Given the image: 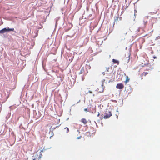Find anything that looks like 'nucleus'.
Segmentation results:
<instances>
[{"label": "nucleus", "instance_id": "1", "mask_svg": "<svg viewBox=\"0 0 160 160\" xmlns=\"http://www.w3.org/2000/svg\"><path fill=\"white\" fill-rule=\"evenodd\" d=\"M105 114V115L104 117H103V115H102V117L101 118V119H102L103 118L105 119L108 118L110 117V116H112L111 112L109 110H106Z\"/></svg>", "mask_w": 160, "mask_h": 160}, {"label": "nucleus", "instance_id": "2", "mask_svg": "<svg viewBox=\"0 0 160 160\" xmlns=\"http://www.w3.org/2000/svg\"><path fill=\"white\" fill-rule=\"evenodd\" d=\"M43 152V150H41L40 152V154L39 155V156L38 155H33L32 156V158L33 160H39L41 157H42V153Z\"/></svg>", "mask_w": 160, "mask_h": 160}, {"label": "nucleus", "instance_id": "3", "mask_svg": "<svg viewBox=\"0 0 160 160\" xmlns=\"http://www.w3.org/2000/svg\"><path fill=\"white\" fill-rule=\"evenodd\" d=\"M14 30V28H4L0 30V33L2 34L7 32L11 31H13Z\"/></svg>", "mask_w": 160, "mask_h": 160}, {"label": "nucleus", "instance_id": "4", "mask_svg": "<svg viewBox=\"0 0 160 160\" xmlns=\"http://www.w3.org/2000/svg\"><path fill=\"white\" fill-rule=\"evenodd\" d=\"M114 78L113 77V74L112 73H110L108 75V76L106 77V80L107 79H109L107 81L108 82H111L112 81V79H113Z\"/></svg>", "mask_w": 160, "mask_h": 160}, {"label": "nucleus", "instance_id": "5", "mask_svg": "<svg viewBox=\"0 0 160 160\" xmlns=\"http://www.w3.org/2000/svg\"><path fill=\"white\" fill-rule=\"evenodd\" d=\"M116 88L117 89H123L124 87L123 84L122 83H118L116 86Z\"/></svg>", "mask_w": 160, "mask_h": 160}, {"label": "nucleus", "instance_id": "6", "mask_svg": "<svg viewBox=\"0 0 160 160\" xmlns=\"http://www.w3.org/2000/svg\"><path fill=\"white\" fill-rule=\"evenodd\" d=\"M130 56V55H129L128 57L125 58L124 59L125 62L127 63H128L129 61Z\"/></svg>", "mask_w": 160, "mask_h": 160}, {"label": "nucleus", "instance_id": "7", "mask_svg": "<svg viewBox=\"0 0 160 160\" xmlns=\"http://www.w3.org/2000/svg\"><path fill=\"white\" fill-rule=\"evenodd\" d=\"M81 122L83 123L84 124H86L88 122V121L85 118H83L81 119Z\"/></svg>", "mask_w": 160, "mask_h": 160}, {"label": "nucleus", "instance_id": "8", "mask_svg": "<svg viewBox=\"0 0 160 160\" xmlns=\"http://www.w3.org/2000/svg\"><path fill=\"white\" fill-rule=\"evenodd\" d=\"M90 109L91 111L90 112H91L92 113H94L96 112V108H92L91 107H90Z\"/></svg>", "mask_w": 160, "mask_h": 160}, {"label": "nucleus", "instance_id": "9", "mask_svg": "<svg viewBox=\"0 0 160 160\" xmlns=\"http://www.w3.org/2000/svg\"><path fill=\"white\" fill-rule=\"evenodd\" d=\"M126 78V80L124 81V83H125V84H127V83L129 82L130 79L129 78H128V76H127Z\"/></svg>", "mask_w": 160, "mask_h": 160}, {"label": "nucleus", "instance_id": "10", "mask_svg": "<svg viewBox=\"0 0 160 160\" xmlns=\"http://www.w3.org/2000/svg\"><path fill=\"white\" fill-rule=\"evenodd\" d=\"M112 61L113 62L115 63H117L118 64H119V62L118 61L116 60L115 59H113L112 60Z\"/></svg>", "mask_w": 160, "mask_h": 160}, {"label": "nucleus", "instance_id": "11", "mask_svg": "<svg viewBox=\"0 0 160 160\" xmlns=\"http://www.w3.org/2000/svg\"><path fill=\"white\" fill-rule=\"evenodd\" d=\"M148 74V72H143L141 74V76L142 77L143 76H145L147 74Z\"/></svg>", "mask_w": 160, "mask_h": 160}, {"label": "nucleus", "instance_id": "12", "mask_svg": "<svg viewBox=\"0 0 160 160\" xmlns=\"http://www.w3.org/2000/svg\"><path fill=\"white\" fill-rule=\"evenodd\" d=\"M84 111L86 112H90L91 111L90 107L88 108H85L84 109Z\"/></svg>", "mask_w": 160, "mask_h": 160}, {"label": "nucleus", "instance_id": "13", "mask_svg": "<svg viewBox=\"0 0 160 160\" xmlns=\"http://www.w3.org/2000/svg\"><path fill=\"white\" fill-rule=\"evenodd\" d=\"M64 130L65 131L66 133H68L69 132V129L68 128L66 127L64 128Z\"/></svg>", "mask_w": 160, "mask_h": 160}, {"label": "nucleus", "instance_id": "14", "mask_svg": "<svg viewBox=\"0 0 160 160\" xmlns=\"http://www.w3.org/2000/svg\"><path fill=\"white\" fill-rule=\"evenodd\" d=\"M118 17H117L114 20V23H115V22H117L118 21Z\"/></svg>", "mask_w": 160, "mask_h": 160}, {"label": "nucleus", "instance_id": "15", "mask_svg": "<svg viewBox=\"0 0 160 160\" xmlns=\"http://www.w3.org/2000/svg\"><path fill=\"white\" fill-rule=\"evenodd\" d=\"M105 81V79H103V80H102V86H103L104 85V82Z\"/></svg>", "mask_w": 160, "mask_h": 160}, {"label": "nucleus", "instance_id": "16", "mask_svg": "<svg viewBox=\"0 0 160 160\" xmlns=\"http://www.w3.org/2000/svg\"><path fill=\"white\" fill-rule=\"evenodd\" d=\"M160 39V36H158L156 38V39L158 40V39Z\"/></svg>", "mask_w": 160, "mask_h": 160}, {"label": "nucleus", "instance_id": "17", "mask_svg": "<svg viewBox=\"0 0 160 160\" xmlns=\"http://www.w3.org/2000/svg\"><path fill=\"white\" fill-rule=\"evenodd\" d=\"M88 92L91 94H92V92L91 91H89Z\"/></svg>", "mask_w": 160, "mask_h": 160}, {"label": "nucleus", "instance_id": "18", "mask_svg": "<svg viewBox=\"0 0 160 160\" xmlns=\"http://www.w3.org/2000/svg\"><path fill=\"white\" fill-rule=\"evenodd\" d=\"M84 79V77H83V76H82V81H83Z\"/></svg>", "mask_w": 160, "mask_h": 160}, {"label": "nucleus", "instance_id": "19", "mask_svg": "<svg viewBox=\"0 0 160 160\" xmlns=\"http://www.w3.org/2000/svg\"><path fill=\"white\" fill-rule=\"evenodd\" d=\"M81 136H80V137H78L77 138V139H80L81 138Z\"/></svg>", "mask_w": 160, "mask_h": 160}, {"label": "nucleus", "instance_id": "20", "mask_svg": "<svg viewBox=\"0 0 160 160\" xmlns=\"http://www.w3.org/2000/svg\"><path fill=\"white\" fill-rule=\"evenodd\" d=\"M99 115H100V114H99V112H98V114L97 115V116L98 117H99Z\"/></svg>", "mask_w": 160, "mask_h": 160}, {"label": "nucleus", "instance_id": "21", "mask_svg": "<svg viewBox=\"0 0 160 160\" xmlns=\"http://www.w3.org/2000/svg\"><path fill=\"white\" fill-rule=\"evenodd\" d=\"M109 69V68H107V71H108V69Z\"/></svg>", "mask_w": 160, "mask_h": 160}, {"label": "nucleus", "instance_id": "22", "mask_svg": "<svg viewBox=\"0 0 160 160\" xmlns=\"http://www.w3.org/2000/svg\"><path fill=\"white\" fill-rule=\"evenodd\" d=\"M69 26H71V27L72 26V25L70 23H69Z\"/></svg>", "mask_w": 160, "mask_h": 160}, {"label": "nucleus", "instance_id": "23", "mask_svg": "<svg viewBox=\"0 0 160 160\" xmlns=\"http://www.w3.org/2000/svg\"><path fill=\"white\" fill-rule=\"evenodd\" d=\"M134 12H135V13H136V12H137V11L136 10H135Z\"/></svg>", "mask_w": 160, "mask_h": 160}, {"label": "nucleus", "instance_id": "24", "mask_svg": "<svg viewBox=\"0 0 160 160\" xmlns=\"http://www.w3.org/2000/svg\"><path fill=\"white\" fill-rule=\"evenodd\" d=\"M92 96H94V94H93Z\"/></svg>", "mask_w": 160, "mask_h": 160}, {"label": "nucleus", "instance_id": "25", "mask_svg": "<svg viewBox=\"0 0 160 160\" xmlns=\"http://www.w3.org/2000/svg\"><path fill=\"white\" fill-rule=\"evenodd\" d=\"M143 79V78L142 77L141 78V79Z\"/></svg>", "mask_w": 160, "mask_h": 160}]
</instances>
